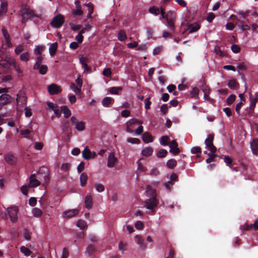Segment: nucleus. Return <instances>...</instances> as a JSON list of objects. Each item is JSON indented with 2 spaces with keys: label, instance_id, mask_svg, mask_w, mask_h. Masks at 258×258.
<instances>
[{
  "label": "nucleus",
  "instance_id": "nucleus-1",
  "mask_svg": "<svg viewBox=\"0 0 258 258\" xmlns=\"http://www.w3.org/2000/svg\"><path fill=\"white\" fill-rule=\"evenodd\" d=\"M151 197L146 200L144 202V207L151 211L154 215L156 213L155 208L158 205L159 201L156 198V190H151Z\"/></svg>",
  "mask_w": 258,
  "mask_h": 258
},
{
  "label": "nucleus",
  "instance_id": "nucleus-2",
  "mask_svg": "<svg viewBox=\"0 0 258 258\" xmlns=\"http://www.w3.org/2000/svg\"><path fill=\"white\" fill-rule=\"evenodd\" d=\"M19 14L21 16L24 15L26 19H33L35 17H38V16L35 12L30 10L27 6H23L20 10Z\"/></svg>",
  "mask_w": 258,
  "mask_h": 258
},
{
  "label": "nucleus",
  "instance_id": "nucleus-3",
  "mask_svg": "<svg viewBox=\"0 0 258 258\" xmlns=\"http://www.w3.org/2000/svg\"><path fill=\"white\" fill-rule=\"evenodd\" d=\"M176 14L174 12H169L166 15V20L167 23V26L170 31L174 32L175 30L174 21Z\"/></svg>",
  "mask_w": 258,
  "mask_h": 258
},
{
  "label": "nucleus",
  "instance_id": "nucleus-4",
  "mask_svg": "<svg viewBox=\"0 0 258 258\" xmlns=\"http://www.w3.org/2000/svg\"><path fill=\"white\" fill-rule=\"evenodd\" d=\"M249 99H250V106L246 110L247 113L249 115H251L253 113L256 103L258 101V93H256L254 95H252L250 93H249Z\"/></svg>",
  "mask_w": 258,
  "mask_h": 258
},
{
  "label": "nucleus",
  "instance_id": "nucleus-5",
  "mask_svg": "<svg viewBox=\"0 0 258 258\" xmlns=\"http://www.w3.org/2000/svg\"><path fill=\"white\" fill-rule=\"evenodd\" d=\"M64 23V17L61 15L58 14L55 16L51 21L50 24L51 26L55 28H60L62 24Z\"/></svg>",
  "mask_w": 258,
  "mask_h": 258
},
{
  "label": "nucleus",
  "instance_id": "nucleus-6",
  "mask_svg": "<svg viewBox=\"0 0 258 258\" xmlns=\"http://www.w3.org/2000/svg\"><path fill=\"white\" fill-rule=\"evenodd\" d=\"M71 121L73 125L75 126V128L78 131H84L85 128V123L83 121H80L75 116H72L71 118Z\"/></svg>",
  "mask_w": 258,
  "mask_h": 258
},
{
  "label": "nucleus",
  "instance_id": "nucleus-7",
  "mask_svg": "<svg viewBox=\"0 0 258 258\" xmlns=\"http://www.w3.org/2000/svg\"><path fill=\"white\" fill-rule=\"evenodd\" d=\"M7 211L10 217L11 220L13 222H16L18 218L17 213L18 209L16 207L8 208L7 209Z\"/></svg>",
  "mask_w": 258,
  "mask_h": 258
},
{
  "label": "nucleus",
  "instance_id": "nucleus-8",
  "mask_svg": "<svg viewBox=\"0 0 258 258\" xmlns=\"http://www.w3.org/2000/svg\"><path fill=\"white\" fill-rule=\"evenodd\" d=\"M62 89L60 86L55 84H51L48 86V92L49 93L52 95L55 94H58L60 93Z\"/></svg>",
  "mask_w": 258,
  "mask_h": 258
},
{
  "label": "nucleus",
  "instance_id": "nucleus-9",
  "mask_svg": "<svg viewBox=\"0 0 258 258\" xmlns=\"http://www.w3.org/2000/svg\"><path fill=\"white\" fill-rule=\"evenodd\" d=\"M96 156L95 152L93 153L92 155V152L89 149L88 146H86L82 152V157L85 160H89L90 159L94 158Z\"/></svg>",
  "mask_w": 258,
  "mask_h": 258
},
{
  "label": "nucleus",
  "instance_id": "nucleus-10",
  "mask_svg": "<svg viewBox=\"0 0 258 258\" xmlns=\"http://www.w3.org/2000/svg\"><path fill=\"white\" fill-rule=\"evenodd\" d=\"M12 97L8 94H3L0 96V108L4 105L10 103L12 101Z\"/></svg>",
  "mask_w": 258,
  "mask_h": 258
},
{
  "label": "nucleus",
  "instance_id": "nucleus-11",
  "mask_svg": "<svg viewBox=\"0 0 258 258\" xmlns=\"http://www.w3.org/2000/svg\"><path fill=\"white\" fill-rule=\"evenodd\" d=\"M250 147L254 155H258V139L253 138L250 143Z\"/></svg>",
  "mask_w": 258,
  "mask_h": 258
},
{
  "label": "nucleus",
  "instance_id": "nucleus-12",
  "mask_svg": "<svg viewBox=\"0 0 258 258\" xmlns=\"http://www.w3.org/2000/svg\"><path fill=\"white\" fill-rule=\"evenodd\" d=\"M117 162V159L115 157L114 153H111L108 158L107 166L109 168L113 167Z\"/></svg>",
  "mask_w": 258,
  "mask_h": 258
},
{
  "label": "nucleus",
  "instance_id": "nucleus-13",
  "mask_svg": "<svg viewBox=\"0 0 258 258\" xmlns=\"http://www.w3.org/2000/svg\"><path fill=\"white\" fill-rule=\"evenodd\" d=\"M61 130L62 132L66 134H68V137H70V135L72 134L71 132H69L70 128V124L68 120H63L62 122Z\"/></svg>",
  "mask_w": 258,
  "mask_h": 258
},
{
  "label": "nucleus",
  "instance_id": "nucleus-14",
  "mask_svg": "<svg viewBox=\"0 0 258 258\" xmlns=\"http://www.w3.org/2000/svg\"><path fill=\"white\" fill-rule=\"evenodd\" d=\"M40 182L35 178V174H33L30 177V182L29 184V187H36L40 185Z\"/></svg>",
  "mask_w": 258,
  "mask_h": 258
},
{
  "label": "nucleus",
  "instance_id": "nucleus-15",
  "mask_svg": "<svg viewBox=\"0 0 258 258\" xmlns=\"http://www.w3.org/2000/svg\"><path fill=\"white\" fill-rule=\"evenodd\" d=\"M79 213V211L76 209H72L68 211H66L63 212V216L64 218H70L73 216L77 215Z\"/></svg>",
  "mask_w": 258,
  "mask_h": 258
},
{
  "label": "nucleus",
  "instance_id": "nucleus-16",
  "mask_svg": "<svg viewBox=\"0 0 258 258\" xmlns=\"http://www.w3.org/2000/svg\"><path fill=\"white\" fill-rule=\"evenodd\" d=\"M76 9L73 11V14L76 16H81L83 12L81 9V3L79 1L77 0L75 3Z\"/></svg>",
  "mask_w": 258,
  "mask_h": 258
},
{
  "label": "nucleus",
  "instance_id": "nucleus-17",
  "mask_svg": "<svg viewBox=\"0 0 258 258\" xmlns=\"http://www.w3.org/2000/svg\"><path fill=\"white\" fill-rule=\"evenodd\" d=\"M142 140L145 143L152 142L154 140L153 136L149 132H145L142 135Z\"/></svg>",
  "mask_w": 258,
  "mask_h": 258
},
{
  "label": "nucleus",
  "instance_id": "nucleus-18",
  "mask_svg": "<svg viewBox=\"0 0 258 258\" xmlns=\"http://www.w3.org/2000/svg\"><path fill=\"white\" fill-rule=\"evenodd\" d=\"M2 33H3V36L6 41V43H7L8 47H11L12 46V44L10 41V35H9L7 30L5 28H3L2 29Z\"/></svg>",
  "mask_w": 258,
  "mask_h": 258
},
{
  "label": "nucleus",
  "instance_id": "nucleus-19",
  "mask_svg": "<svg viewBox=\"0 0 258 258\" xmlns=\"http://www.w3.org/2000/svg\"><path fill=\"white\" fill-rule=\"evenodd\" d=\"M200 28V26L199 24L197 23H195L189 25L187 27V30L189 31V32L191 33L197 31Z\"/></svg>",
  "mask_w": 258,
  "mask_h": 258
},
{
  "label": "nucleus",
  "instance_id": "nucleus-20",
  "mask_svg": "<svg viewBox=\"0 0 258 258\" xmlns=\"http://www.w3.org/2000/svg\"><path fill=\"white\" fill-rule=\"evenodd\" d=\"M85 207L90 209L92 207L93 201L91 196H87L85 199Z\"/></svg>",
  "mask_w": 258,
  "mask_h": 258
},
{
  "label": "nucleus",
  "instance_id": "nucleus-21",
  "mask_svg": "<svg viewBox=\"0 0 258 258\" xmlns=\"http://www.w3.org/2000/svg\"><path fill=\"white\" fill-rule=\"evenodd\" d=\"M202 89L204 92V97L205 99L208 100H213L211 99L209 97V95L210 93V89L209 87L206 86V85H203L202 87Z\"/></svg>",
  "mask_w": 258,
  "mask_h": 258
},
{
  "label": "nucleus",
  "instance_id": "nucleus-22",
  "mask_svg": "<svg viewBox=\"0 0 258 258\" xmlns=\"http://www.w3.org/2000/svg\"><path fill=\"white\" fill-rule=\"evenodd\" d=\"M34 70H38L40 74L44 75L47 73L48 68L47 66L39 64L37 69H33Z\"/></svg>",
  "mask_w": 258,
  "mask_h": 258
},
{
  "label": "nucleus",
  "instance_id": "nucleus-23",
  "mask_svg": "<svg viewBox=\"0 0 258 258\" xmlns=\"http://www.w3.org/2000/svg\"><path fill=\"white\" fill-rule=\"evenodd\" d=\"M80 62L82 66V68L84 69L85 72H90L91 68L88 66L86 62V59L83 57L80 58Z\"/></svg>",
  "mask_w": 258,
  "mask_h": 258
},
{
  "label": "nucleus",
  "instance_id": "nucleus-24",
  "mask_svg": "<svg viewBox=\"0 0 258 258\" xmlns=\"http://www.w3.org/2000/svg\"><path fill=\"white\" fill-rule=\"evenodd\" d=\"M114 102V99L109 97H106L102 101V104L104 107H109V105Z\"/></svg>",
  "mask_w": 258,
  "mask_h": 258
},
{
  "label": "nucleus",
  "instance_id": "nucleus-25",
  "mask_svg": "<svg viewBox=\"0 0 258 258\" xmlns=\"http://www.w3.org/2000/svg\"><path fill=\"white\" fill-rule=\"evenodd\" d=\"M57 43L56 42L50 44L49 48V51L50 55L51 56H53L55 54L57 51Z\"/></svg>",
  "mask_w": 258,
  "mask_h": 258
},
{
  "label": "nucleus",
  "instance_id": "nucleus-26",
  "mask_svg": "<svg viewBox=\"0 0 258 258\" xmlns=\"http://www.w3.org/2000/svg\"><path fill=\"white\" fill-rule=\"evenodd\" d=\"M61 111L63 113L64 116L66 118H68L71 115V112L67 106H62Z\"/></svg>",
  "mask_w": 258,
  "mask_h": 258
},
{
  "label": "nucleus",
  "instance_id": "nucleus-27",
  "mask_svg": "<svg viewBox=\"0 0 258 258\" xmlns=\"http://www.w3.org/2000/svg\"><path fill=\"white\" fill-rule=\"evenodd\" d=\"M13 67L14 69L16 71H17L19 74L18 76L19 77H21L23 76V72L21 70L18 64H17L15 61H14L13 59L12 60V63L11 65Z\"/></svg>",
  "mask_w": 258,
  "mask_h": 258
},
{
  "label": "nucleus",
  "instance_id": "nucleus-28",
  "mask_svg": "<svg viewBox=\"0 0 258 258\" xmlns=\"http://www.w3.org/2000/svg\"><path fill=\"white\" fill-rule=\"evenodd\" d=\"M135 238L137 239V243L140 245L141 248L145 249L146 248V245L144 244V239L140 235H137L135 236Z\"/></svg>",
  "mask_w": 258,
  "mask_h": 258
},
{
  "label": "nucleus",
  "instance_id": "nucleus-29",
  "mask_svg": "<svg viewBox=\"0 0 258 258\" xmlns=\"http://www.w3.org/2000/svg\"><path fill=\"white\" fill-rule=\"evenodd\" d=\"M214 137V134H211L209 135L208 137L206 139L205 142L207 148L213 145Z\"/></svg>",
  "mask_w": 258,
  "mask_h": 258
},
{
  "label": "nucleus",
  "instance_id": "nucleus-30",
  "mask_svg": "<svg viewBox=\"0 0 258 258\" xmlns=\"http://www.w3.org/2000/svg\"><path fill=\"white\" fill-rule=\"evenodd\" d=\"M45 47L43 45L37 46L34 49V53L37 56L42 55V52L44 51Z\"/></svg>",
  "mask_w": 258,
  "mask_h": 258
},
{
  "label": "nucleus",
  "instance_id": "nucleus-31",
  "mask_svg": "<svg viewBox=\"0 0 258 258\" xmlns=\"http://www.w3.org/2000/svg\"><path fill=\"white\" fill-rule=\"evenodd\" d=\"M153 153V149L151 147H146L144 148L142 152V154L143 156L146 157H149L151 156Z\"/></svg>",
  "mask_w": 258,
  "mask_h": 258
},
{
  "label": "nucleus",
  "instance_id": "nucleus-32",
  "mask_svg": "<svg viewBox=\"0 0 258 258\" xmlns=\"http://www.w3.org/2000/svg\"><path fill=\"white\" fill-rule=\"evenodd\" d=\"M80 179L81 185L83 187L85 186L87 183V181L88 180L87 175L85 173H82L80 175Z\"/></svg>",
  "mask_w": 258,
  "mask_h": 258
},
{
  "label": "nucleus",
  "instance_id": "nucleus-33",
  "mask_svg": "<svg viewBox=\"0 0 258 258\" xmlns=\"http://www.w3.org/2000/svg\"><path fill=\"white\" fill-rule=\"evenodd\" d=\"M8 4L6 2H2L1 5L0 15H5L7 12Z\"/></svg>",
  "mask_w": 258,
  "mask_h": 258
},
{
  "label": "nucleus",
  "instance_id": "nucleus-34",
  "mask_svg": "<svg viewBox=\"0 0 258 258\" xmlns=\"http://www.w3.org/2000/svg\"><path fill=\"white\" fill-rule=\"evenodd\" d=\"M169 137L167 136H163L160 139V143L162 146H167L169 145Z\"/></svg>",
  "mask_w": 258,
  "mask_h": 258
},
{
  "label": "nucleus",
  "instance_id": "nucleus-35",
  "mask_svg": "<svg viewBox=\"0 0 258 258\" xmlns=\"http://www.w3.org/2000/svg\"><path fill=\"white\" fill-rule=\"evenodd\" d=\"M85 6L86 7H88V14H87V18H92V14L93 12V10H94V6L91 3H88V4H87L85 5Z\"/></svg>",
  "mask_w": 258,
  "mask_h": 258
},
{
  "label": "nucleus",
  "instance_id": "nucleus-36",
  "mask_svg": "<svg viewBox=\"0 0 258 258\" xmlns=\"http://www.w3.org/2000/svg\"><path fill=\"white\" fill-rule=\"evenodd\" d=\"M127 38L126 35L125 33V32L122 30H120L118 33V39L120 41H124Z\"/></svg>",
  "mask_w": 258,
  "mask_h": 258
},
{
  "label": "nucleus",
  "instance_id": "nucleus-37",
  "mask_svg": "<svg viewBox=\"0 0 258 258\" xmlns=\"http://www.w3.org/2000/svg\"><path fill=\"white\" fill-rule=\"evenodd\" d=\"M6 161L11 164H13L15 163V157L13 155L11 154L6 155L5 157Z\"/></svg>",
  "mask_w": 258,
  "mask_h": 258
},
{
  "label": "nucleus",
  "instance_id": "nucleus-38",
  "mask_svg": "<svg viewBox=\"0 0 258 258\" xmlns=\"http://www.w3.org/2000/svg\"><path fill=\"white\" fill-rule=\"evenodd\" d=\"M238 85V83L234 79L230 80L228 86L231 89H235Z\"/></svg>",
  "mask_w": 258,
  "mask_h": 258
},
{
  "label": "nucleus",
  "instance_id": "nucleus-39",
  "mask_svg": "<svg viewBox=\"0 0 258 258\" xmlns=\"http://www.w3.org/2000/svg\"><path fill=\"white\" fill-rule=\"evenodd\" d=\"M20 251L26 256H29L32 253V251L29 249L24 246H22L20 247Z\"/></svg>",
  "mask_w": 258,
  "mask_h": 258
},
{
  "label": "nucleus",
  "instance_id": "nucleus-40",
  "mask_svg": "<svg viewBox=\"0 0 258 258\" xmlns=\"http://www.w3.org/2000/svg\"><path fill=\"white\" fill-rule=\"evenodd\" d=\"M177 162L175 159H170L167 162V166L169 168L172 169L176 165Z\"/></svg>",
  "mask_w": 258,
  "mask_h": 258
},
{
  "label": "nucleus",
  "instance_id": "nucleus-41",
  "mask_svg": "<svg viewBox=\"0 0 258 258\" xmlns=\"http://www.w3.org/2000/svg\"><path fill=\"white\" fill-rule=\"evenodd\" d=\"M77 226L81 229H84L87 227L86 222L82 220H79L77 222Z\"/></svg>",
  "mask_w": 258,
  "mask_h": 258
},
{
  "label": "nucleus",
  "instance_id": "nucleus-42",
  "mask_svg": "<svg viewBox=\"0 0 258 258\" xmlns=\"http://www.w3.org/2000/svg\"><path fill=\"white\" fill-rule=\"evenodd\" d=\"M12 60L4 59L2 62L0 63V65L3 66L4 68H8L11 65Z\"/></svg>",
  "mask_w": 258,
  "mask_h": 258
},
{
  "label": "nucleus",
  "instance_id": "nucleus-43",
  "mask_svg": "<svg viewBox=\"0 0 258 258\" xmlns=\"http://www.w3.org/2000/svg\"><path fill=\"white\" fill-rule=\"evenodd\" d=\"M43 60V57L42 55L37 56L36 61L35 64L33 66V69H37L39 64H41Z\"/></svg>",
  "mask_w": 258,
  "mask_h": 258
},
{
  "label": "nucleus",
  "instance_id": "nucleus-44",
  "mask_svg": "<svg viewBox=\"0 0 258 258\" xmlns=\"http://www.w3.org/2000/svg\"><path fill=\"white\" fill-rule=\"evenodd\" d=\"M20 57L21 60L27 61L30 59V55L28 52H24L20 55Z\"/></svg>",
  "mask_w": 258,
  "mask_h": 258
},
{
  "label": "nucleus",
  "instance_id": "nucleus-45",
  "mask_svg": "<svg viewBox=\"0 0 258 258\" xmlns=\"http://www.w3.org/2000/svg\"><path fill=\"white\" fill-rule=\"evenodd\" d=\"M167 153L166 150L162 149L157 153V156L158 158H163L167 155Z\"/></svg>",
  "mask_w": 258,
  "mask_h": 258
},
{
  "label": "nucleus",
  "instance_id": "nucleus-46",
  "mask_svg": "<svg viewBox=\"0 0 258 258\" xmlns=\"http://www.w3.org/2000/svg\"><path fill=\"white\" fill-rule=\"evenodd\" d=\"M32 213L35 217H40L42 214V211L37 208H35L32 210Z\"/></svg>",
  "mask_w": 258,
  "mask_h": 258
},
{
  "label": "nucleus",
  "instance_id": "nucleus-47",
  "mask_svg": "<svg viewBox=\"0 0 258 258\" xmlns=\"http://www.w3.org/2000/svg\"><path fill=\"white\" fill-rule=\"evenodd\" d=\"M111 74L112 72L111 69L109 68L104 69L102 72V75L106 77L110 78Z\"/></svg>",
  "mask_w": 258,
  "mask_h": 258
},
{
  "label": "nucleus",
  "instance_id": "nucleus-48",
  "mask_svg": "<svg viewBox=\"0 0 258 258\" xmlns=\"http://www.w3.org/2000/svg\"><path fill=\"white\" fill-rule=\"evenodd\" d=\"M121 87H113L110 88L109 91L111 94H118V91L122 90Z\"/></svg>",
  "mask_w": 258,
  "mask_h": 258
},
{
  "label": "nucleus",
  "instance_id": "nucleus-49",
  "mask_svg": "<svg viewBox=\"0 0 258 258\" xmlns=\"http://www.w3.org/2000/svg\"><path fill=\"white\" fill-rule=\"evenodd\" d=\"M149 11L150 13L154 14L155 15H158L160 14V10L158 8L153 7L149 9Z\"/></svg>",
  "mask_w": 258,
  "mask_h": 258
},
{
  "label": "nucleus",
  "instance_id": "nucleus-50",
  "mask_svg": "<svg viewBox=\"0 0 258 258\" xmlns=\"http://www.w3.org/2000/svg\"><path fill=\"white\" fill-rule=\"evenodd\" d=\"M142 121L139 120L137 118H132L128 121V125H133L134 124H142Z\"/></svg>",
  "mask_w": 258,
  "mask_h": 258
},
{
  "label": "nucleus",
  "instance_id": "nucleus-51",
  "mask_svg": "<svg viewBox=\"0 0 258 258\" xmlns=\"http://www.w3.org/2000/svg\"><path fill=\"white\" fill-rule=\"evenodd\" d=\"M169 152L173 155H177L180 153V149L178 147L170 148Z\"/></svg>",
  "mask_w": 258,
  "mask_h": 258
},
{
  "label": "nucleus",
  "instance_id": "nucleus-52",
  "mask_svg": "<svg viewBox=\"0 0 258 258\" xmlns=\"http://www.w3.org/2000/svg\"><path fill=\"white\" fill-rule=\"evenodd\" d=\"M236 96L234 94L230 95L226 99L228 105L231 104L235 100Z\"/></svg>",
  "mask_w": 258,
  "mask_h": 258
},
{
  "label": "nucleus",
  "instance_id": "nucleus-53",
  "mask_svg": "<svg viewBox=\"0 0 258 258\" xmlns=\"http://www.w3.org/2000/svg\"><path fill=\"white\" fill-rule=\"evenodd\" d=\"M95 188L98 192H101L105 190L104 186L100 183L96 184L95 185Z\"/></svg>",
  "mask_w": 258,
  "mask_h": 258
},
{
  "label": "nucleus",
  "instance_id": "nucleus-54",
  "mask_svg": "<svg viewBox=\"0 0 258 258\" xmlns=\"http://www.w3.org/2000/svg\"><path fill=\"white\" fill-rule=\"evenodd\" d=\"M214 51L217 54L221 56H223L225 55L224 52L221 50L220 47L218 46H215Z\"/></svg>",
  "mask_w": 258,
  "mask_h": 258
},
{
  "label": "nucleus",
  "instance_id": "nucleus-55",
  "mask_svg": "<svg viewBox=\"0 0 258 258\" xmlns=\"http://www.w3.org/2000/svg\"><path fill=\"white\" fill-rule=\"evenodd\" d=\"M208 155L209 157L206 160V162L207 163H210L212 162L215 161V157L216 156V155L212 153H209Z\"/></svg>",
  "mask_w": 258,
  "mask_h": 258
},
{
  "label": "nucleus",
  "instance_id": "nucleus-56",
  "mask_svg": "<svg viewBox=\"0 0 258 258\" xmlns=\"http://www.w3.org/2000/svg\"><path fill=\"white\" fill-rule=\"evenodd\" d=\"M31 132L28 129L21 130L20 131V134L24 136L25 138H29L28 136L30 134Z\"/></svg>",
  "mask_w": 258,
  "mask_h": 258
},
{
  "label": "nucleus",
  "instance_id": "nucleus-57",
  "mask_svg": "<svg viewBox=\"0 0 258 258\" xmlns=\"http://www.w3.org/2000/svg\"><path fill=\"white\" fill-rule=\"evenodd\" d=\"M127 142L132 144H139L140 140L138 138H128L127 139Z\"/></svg>",
  "mask_w": 258,
  "mask_h": 258
},
{
  "label": "nucleus",
  "instance_id": "nucleus-58",
  "mask_svg": "<svg viewBox=\"0 0 258 258\" xmlns=\"http://www.w3.org/2000/svg\"><path fill=\"white\" fill-rule=\"evenodd\" d=\"M232 51L235 53H238L240 51V47L236 44H233L231 47Z\"/></svg>",
  "mask_w": 258,
  "mask_h": 258
},
{
  "label": "nucleus",
  "instance_id": "nucleus-59",
  "mask_svg": "<svg viewBox=\"0 0 258 258\" xmlns=\"http://www.w3.org/2000/svg\"><path fill=\"white\" fill-rule=\"evenodd\" d=\"M168 110V107L167 104H163L160 107V111L163 114H165L167 113Z\"/></svg>",
  "mask_w": 258,
  "mask_h": 258
},
{
  "label": "nucleus",
  "instance_id": "nucleus-60",
  "mask_svg": "<svg viewBox=\"0 0 258 258\" xmlns=\"http://www.w3.org/2000/svg\"><path fill=\"white\" fill-rule=\"evenodd\" d=\"M71 165L69 163H63L61 166V169L68 172L71 168Z\"/></svg>",
  "mask_w": 258,
  "mask_h": 258
},
{
  "label": "nucleus",
  "instance_id": "nucleus-61",
  "mask_svg": "<svg viewBox=\"0 0 258 258\" xmlns=\"http://www.w3.org/2000/svg\"><path fill=\"white\" fill-rule=\"evenodd\" d=\"M150 97H148L145 100V108L147 110H148L151 108L150 105L151 104V102L150 101Z\"/></svg>",
  "mask_w": 258,
  "mask_h": 258
},
{
  "label": "nucleus",
  "instance_id": "nucleus-62",
  "mask_svg": "<svg viewBox=\"0 0 258 258\" xmlns=\"http://www.w3.org/2000/svg\"><path fill=\"white\" fill-rule=\"evenodd\" d=\"M215 15L212 13H209L207 15V17L206 18L207 21L211 23L213 19L215 18Z\"/></svg>",
  "mask_w": 258,
  "mask_h": 258
},
{
  "label": "nucleus",
  "instance_id": "nucleus-63",
  "mask_svg": "<svg viewBox=\"0 0 258 258\" xmlns=\"http://www.w3.org/2000/svg\"><path fill=\"white\" fill-rule=\"evenodd\" d=\"M31 232H29L27 229H25L24 232V236L27 240H30L31 239Z\"/></svg>",
  "mask_w": 258,
  "mask_h": 258
},
{
  "label": "nucleus",
  "instance_id": "nucleus-64",
  "mask_svg": "<svg viewBox=\"0 0 258 258\" xmlns=\"http://www.w3.org/2000/svg\"><path fill=\"white\" fill-rule=\"evenodd\" d=\"M83 34L81 33L80 32L75 37V40L79 43H81L83 41Z\"/></svg>",
  "mask_w": 258,
  "mask_h": 258
}]
</instances>
